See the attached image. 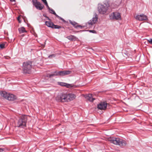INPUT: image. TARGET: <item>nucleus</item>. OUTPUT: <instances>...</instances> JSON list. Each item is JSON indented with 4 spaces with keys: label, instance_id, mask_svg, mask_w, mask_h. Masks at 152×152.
Returning a JSON list of instances; mask_svg holds the SVG:
<instances>
[{
    "label": "nucleus",
    "instance_id": "f257e3e1",
    "mask_svg": "<svg viewBox=\"0 0 152 152\" xmlns=\"http://www.w3.org/2000/svg\"><path fill=\"white\" fill-rule=\"evenodd\" d=\"M76 97V95L72 93H62L57 95L55 99L58 102H68L73 100Z\"/></svg>",
    "mask_w": 152,
    "mask_h": 152
},
{
    "label": "nucleus",
    "instance_id": "f03ea898",
    "mask_svg": "<svg viewBox=\"0 0 152 152\" xmlns=\"http://www.w3.org/2000/svg\"><path fill=\"white\" fill-rule=\"evenodd\" d=\"M108 141L111 143L120 146H125L127 144L125 140L118 138L110 137L108 139Z\"/></svg>",
    "mask_w": 152,
    "mask_h": 152
},
{
    "label": "nucleus",
    "instance_id": "7ed1b4c3",
    "mask_svg": "<svg viewBox=\"0 0 152 152\" xmlns=\"http://www.w3.org/2000/svg\"><path fill=\"white\" fill-rule=\"evenodd\" d=\"M32 62L31 61L24 62L23 64V73L30 74L31 72Z\"/></svg>",
    "mask_w": 152,
    "mask_h": 152
},
{
    "label": "nucleus",
    "instance_id": "20e7f679",
    "mask_svg": "<svg viewBox=\"0 0 152 152\" xmlns=\"http://www.w3.org/2000/svg\"><path fill=\"white\" fill-rule=\"evenodd\" d=\"M28 116L26 115H22L18 120L16 126L18 127L24 128L26 126Z\"/></svg>",
    "mask_w": 152,
    "mask_h": 152
},
{
    "label": "nucleus",
    "instance_id": "39448f33",
    "mask_svg": "<svg viewBox=\"0 0 152 152\" xmlns=\"http://www.w3.org/2000/svg\"><path fill=\"white\" fill-rule=\"evenodd\" d=\"M109 7L110 4L109 2H105L104 4H100L99 5L98 11L100 13L104 14L107 12Z\"/></svg>",
    "mask_w": 152,
    "mask_h": 152
},
{
    "label": "nucleus",
    "instance_id": "423d86ee",
    "mask_svg": "<svg viewBox=\"0 0 152 152\" xmlns=\"http://www.w3.org/2000/svg\"><path fill=\"white\" fill-rule=\"evenodd\" d=\"M0 94L2 96L9 100L13 101L15 99V96L14 95L7 94L4 91L0 92Z\"/></svg>",
    "mask_w": 152,
    "mask_h": 152
},
{
    "label": "nucleus",
    "instance_id": "0eeeda50",
    "mask_svg": "<svg viewBox=\"0 0 152 152\" xmlns=\"http://www.w3.org/2000/svg\"><path fill=\"white\" fill-rule=\"evenodd\" d=\"M111 19H115L116 20L121 19V16L120 14L118 12H115L112 13L110 15Z\"/></svg>",
    "mask_w": 152,
    "mask_h": 152
},
{
    "label": "nucleus",
    "instance_id": "6e6552de",
    "mask_svg": "<svg viewBox=\"0 0 152 152\" xmlns=\"http://www.w3.org/2000/svg\"><path fill=\"white\" fill-rule=\"evenodd\" d=\"M33 4L36 8L39 10H42L44 7V6L37 0H33Z\"/></svg>",
    "mask_w": 152,
    "mask_h": 152
},
{
    "label": "nucleus",
    "instance_id": "1a4fd4ad",
    "mask_svg": "<svg viewBox=\"0 0 152 152\" xmlns=\"http://www.w3.org/2000/svg\"><path fill=\"white\" fill-rule=\"evenodd\" d=\"M46 25L48 27L54 28H60L61 27L58 25H54L53 23L50 21H46L45 22Z\"/></svg>",
    "mask_w": 152,
    "mask_h": 152
},
{
    "label": "nucleus",
    "instance_id": "9d476101",
    "mask_svg": "<svg viewBox=\"0 0 152 152\" xmlns=\"http://www.w3.org/2000/svg\"><path fill=\"white\" fill-rule=\"evenodd\" d=\"M98 19V15L95 14L94 16L90 20L88 21L87 23L89 25L92 26L96 23Z\"/></svg>",
    "mask_w": 152,
    "mask_h": 152
},
{
    "label": "nucleus",
    "instance_id": "9b49d317",
    "mask_svg": "<svg viewBox=\"0 0 152 152\" xmlns=\"http://www.w3.org/2000/svg\"><path fill=\"white\" fill-rule=\"evenodd\" d=\"M107 103L106 102H101L97 105V107L98 109L100 110H105L107 107Z\"/></svg>",
    "mask_w": 152,
    "mask_h": 152
},
{
    "label": "nucleus",
    "instance_id": "f8f14e48",
    "mask_svg": "<svg viewBox=\"0 0 152 152\" xmlns=\"http://www.w3.org/2000/svg\"><path fill=\"white\" fill-rule=\"evenodd\" d=\"M135 18L140 21L146 20L148 19L147 16L144 14L137 15L136 16Z\"/></svg>",
    "mask_w": 152,
    "mask_h": 152
},
{
    "label": "nucleus",
    "instance_id": "ddd939ff",
    "mask_svg": "<svg viewBox=\"0 0 152 152\" xmlns=\"http://www.w3.org/2000/svg\"><path fill=\"white\" fill-rule=\"evenodd\" d=\"M58 76H63L70 74L71 73L70 71H63L57 72Z\"/></svg>",
    "mask_w": 152,
    "mask_h": 152
},
{
    "label": "nucleus",
    "instance_id": "4468645a",
    "mask_svg": "<svg viewBox=\"0 0 152 152\" xmlns=\"http://www.w3.org/2000/svg\"><path fill=\"white\" fill-rule=\"evenodd\" d=\"M85 97L86 99L91 102H93L94 100L95 99L93 97L92 94H91L86 95L85 96Z\"/></svg>",
    "mask_w": 152,
    "mask_h": 152
},
{
    "label": "nucleus",
    "instance_id": "2eb2a0df",
    "mask_svg": "<svg viewBox=\"0 0 152 152\" xmlns=\"http://www.w3.org/2000/svg\"><path fill=\"white\" fill-rule=\"evenodd\" d=\"M58 84L60 85L61 86H66L67 88H71V87H73V86H75H75H75L72 85V84H67L66 83H62V82L59 83H58Z\"/></svg>",
    "mask_w": 152,
    "mask_h": 152
},
{
    "label": "nucleus",
    "instance_id": "dca6fc26",
    "mask_svg": "<svg viewBox=\"0 0 152 152\" xmlns=\"http://www.w3.org/2000/svg\"><path fill=\"white\" fill-rule=\"evenodd\" d=\"M67 38L69 40L72 41H76L77 39V38L75 36L72 35L67 36Z\"/></svg>",
    "mask_w": 152,
    "mask_h": 152
},
{
    "label": "nucleus",
    "instance_id": "f3484780",
    "mask_svg": "<svg viewBox=\"0 0 152 152\" xmlns=\"http://www.w3.org/2000/svg\"><path fill=\"white\" fill-rule=\"evenodd\" d=\"M18 30L20 33H22L25 32H26V31L25 29V28L23 27L18 28Z\"/></svg>",
    "mask_w": 152,
    "mask_h": 152
},
{
    "label": "nucleus",
    "instance_id": "a211bd4d",
    "mask_svg": "<svg viewBox=\"0 0 152 152\" xmlns=\"http://www.w3.org/2000/svg\"><path fill=\"white\" fill-rule=\"evenodd\" d=\"M48 75H49V77H53L55 76H58V72L56 71L54 72L53 74H49Z\"/></svg>",
    "mask_w": 152,
    "mask_h": 152
},
{
    "label": "nucleus",
    "instance_id": "6ab92c4d",
    "mask_svg": "<svg viewBox=\"0 0 152 152\" xmlns=\"http://www.w3.org/2000/svg\"><path fill=\"white\" fill-rule=\"evenodd\" d=\"M70 23L72 25H73L74 26H75L76 27H77V23H75V22L70 21Z\"/></svg>",
    "mask_w": 152,
    "mask_h": 152
},
{
    "label": "nucleus",
    "instance_id": "aec40b11",
    "mask_svg": "<svg viewBox=\"0 0 152 152\" xmlns=\"http://www.w3.org/2000/svg\"><path fill=\"white\" fill-rule=\"evenodd\" d=\"M42 0L45 3V5L46 6H47L48 7L49 9H50L49 7L48 6V3L46 1V0Z\"/></svg>",
    "mask_w": 152,
    "mask_h": 152
},
{
    "label": "nucleus",
    "instance_id": "412c9836",
    "mask_svg": "<svg viewBox=\"0 0 152 152\" xmlns=\"http://www.w3.org/2000/svg\"><path fill=\"white\" fill-rule=\"evenodd\" d=\"M5 45L4 44H0V47L1 48L3 49L4 48Z\"/></svg>",
    "mask_w": 152,
    "mask_h": 152
},
{
    "label": "nucleus",
    "instance_id": "4be33fe9",
    "mask_svg": "<svg viewBox=\"0 0 152 152\" xmlns=\"http://www.w3.org/2000/svg\"><path fill=\"white\" fill-rule=\"evenodd\" d=\"M147 41L151 44H152V39L151 38L149 39H147Z\"/></svg>",
    "mask_w": 152,
    "mask_h": 152
},
{
    "label": "nucleus",
    "instance_id": "5701e85b",
    "mask_svg": "<svg viewBox=\"0 0 152 152\" xmlns=\"http://www.w3.org/2000/svg\"><path fill=\"white\" fill-rule=\"evenodd\" d=\"M50 10L51 11L50 12L51 13L53 14H55L56 12L53 10L51 9Z\"/></svg>",
    "mask_w": 152,
    "mask_h": 152
},
{
    "label": "nucleus",
    "instance_id": "b1692460",
    "mask_svg": "<svg viewBox=\"0 0 152 152\" xmlns=\"http://www.w3.org/2000/svg\"><path fill=\"white\" fill-rule=\"evenodd\" d=\"M55 56V55L54 54H52L51 55H50L49 56V57L50 58H51L52 57H54Z\"/></svg>",
    "mask_w": 152,
    "mask_h": 152
},
{
    "label": "nucleus",
    "instance_id": "393cba45",
    "mask_svg": "<svg viewBox=\"0 0 152 152\" xmlns=\"http://www.w3.org/2000/svg\"><path fill=\"white\" fill-rule=\"evenodd\" d=\"M4 151V149L2 148H0V152H2Z\"/></svg>",
    "mask_w": 152,
    "mask_h": 152
},
{
    "label": "nucleus",
    "instance_id": "a878e982",
    "mask_svg": "<svg viewBox=\"0 0 152 152\" xmlns=\"http://www.w3.org/2000/svg\"><path fill=\"white\" fill-rule=\"evenodd\" d=\"M59 19L61 20H62V21H63V22H65V20H64L63 19V18L60 17V18H59Z\"/></svg>",
    "mask_w": 152,
    "mask_h": 152
},
{
    "label": "nucleus",
    "instance_id": "bb28decb",
    "mask_svg": "<svg viewBox=\"0 0 152 152\" xmlns=\"http://www.w3.org/2000/svg\"><path fill=\"white\" fill-rule=\"evenodd\" d=\"M54 15H55V16L57 18H58L59 19L60 18L59 16H58L57 15L56 13H55V14H54Z\"/></svg>",
    "mask_w": 152,
    "mask_h": 152
},
{
    "label": "nucleus",
    "instance_id": "cd10ccee",
    "mask_svg": "<svg viewBox=\"0 0 152 152\" xmlns=\"http://www.w3.org/2000/svg\"><path fill=\"white\" fill-rule=\"evenodd\" d=\"M20 16H19L18 17L17 19L19 21V23H20Z\"/></svg>",
    "mask_w": 152,
    "mask_h": 152
},
{
    "label": "nucleus",
    "instance_id": "c85d7f7f",
    "mask_svg": "<svg viewBox=\"0 0 152 152\" xmlns=\"http://www.w3.org/2000/svg\"><path fill=\"white\" fill-rule=\"evenodd\" d=\"M5 58L6 59H9L10 58V57H5Z\"/></svg>",
    "mask_w": 152,
    "mask_h": 152
},
{
    "label": "nucleus",
    "instance_id": "c756f323",
    "mask_svg": "<svg viewBox=\"0 0 152 152\" xmlns=\"http://www.w3.org/2000/svg\"><path fill=\"white\" fill-rule=\"evenodd\" d=\"M90 32H92L93 33H94V32H95V31L94 30H90Z\"/></svg>",
    "mask_w": 152,
    "mask_h": 152
},
{
    "label": "nucleus",
    "instance_id": "7c9ffc66",
    "mask_svg": "<svg viewBox=\"0 0 152 152\" xmlns=\"http://www.w3.org/2000/svg\"><path fill=\"white\" fill-rule=\"evenodd\" d=\"M10 1L11 2L15 1V0H10Z\"/></svg>",
    "mask_w": 152,
    "mask_h": 152
},
{
    "label": "nucleus",
    "instance_id": "2f4dec72",
    "mask_svg": "<svg viewBox=\"0 0 152 152\" xmlns=\"http://www.w3.org/2000/svg\"><path fill=\"white\" fill-rule=\"evenodd\" d=\"M47 18H48V19L49 20H50V19H49V18L48 17H47Z\"/></svg>",
    "mask_w": 152,
    "mask_h": 152
}]
</instances>
